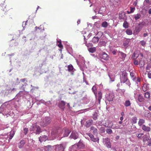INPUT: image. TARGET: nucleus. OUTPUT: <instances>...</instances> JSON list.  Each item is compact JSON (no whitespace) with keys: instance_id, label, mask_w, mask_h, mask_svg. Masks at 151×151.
Listing matches in <instances>:
<instances>
[{"instance_id":"obj_1","label":"nucleus","mask_w":151,"mask_h":151,"mask_svg":"<svg viewBox=\"0 0 151 151\" xmlns=\"http://www.w3.org/2000/svg\"><path fill=\"white\" fill-rule=\"evenodd\" d=\"M27 93L23 91H20L16 95L15 99L16 101L19 102V101H22V100L25 101V100H28L30 97V95L28 93L27 91Z\"/></svg>"},{"instance_id":"obj_2","label":"nucleus","mask_w":151,"mask_h":151,"mask_svg":"<svg viewBox=\"0 0 151 151\" xmlns=\"http://www.w3.org/2000/svg\"><path fill=\"white\" fill-rule=\"evenodd\" d=\"M120 83L121 84L125 83L129 87L131 83L127 78V74L126 72H123L120 76Z\"/></svg>"},{"instance_id":"obj_3","label":"nucleus","mask_w":151,"mask_h":151,"mask_svg":"<svg viewBox=\"0 0 151 151\" xmlns=\"http://www.w3.org/2000/svg\"><path fill=\"white\" fill-rule=\"evenodd\" d=\"M15 134L14 131L12 130L10 132L9 135V137L8 138H6V137H4L3 135H0L1 136V138L0 139V143H1V145H3L5 142H9V140L11 139L14 136Z\"/></svg>"},{"instance_id":"obj_4","label":"nucleus","mask_w":151,"mask_h":151,"mask_svg":"<svg viewBox=\"0 0 151 151\" xmlns=\"http://www.w3.org/2000/svg\"><path fill=\"white\" fill-rule=\"evenodd\" d=\"M130 76L133 81L135 82L137 86L139 85V83L141 81V79L139 77H136L135 74L132 71L130 72Z\"/></svg>"},{"instance_id":"obj_5","label":"nucleus","mask_w":151,"mask_h":151,"mask_svg":"<svg viewBox=\"0 0 151 151\" xmlns=\"http://www.w3.org/2000/svg\"><path fill=\"white\" fill-rule=\"evenodd\" d=\"M16 91V88H11L10 87H7L5 90L1 91V92L4 95H7L9 93H13Z\"/></svg>"},{"instance_id":"obj_6","label":"nucleus","mask_w":151,"mask_h":151,"mask_svg":"<svg viewBox=\"0 0 151 151\" xmlns=\"http://www.w3.org/2000/svg\"><path fill=\"white\" fill-rule=\"evenodd\" d=\"M31 131H33L36 134H39L41 132V129L40 127L36 125V124H32L30 129Z\"/></svg>"},{"instance_id":"obj_7","label":"nucleus","mask_w":151,"mask_h":151,"mask_svg":"<svg viewBox=\"0 0 151 151\" xmlns=\"http://www.w3.org/2000/svg\"><path fill=\"white\" fill-rule=\"evenodd\" d=\"M62 129L58 127H54L52 130L51 134L53 137L55 136L57 134H59L61 133Z\"/></svg>"},{"instance_id":"obj_8","label":"nucleus","mask_w":151,"mask_h":151,"mask_svg":"<svg viewBox=\"0 0 151 151\" xmlns=\"http://www.w3.org/2000/svg\"><path fill=\"white\" fill-rule=\"evenodd\" d=\"M51 122V119L50 118L48 117H45L43 121L41 122L40 125L42 127H45L49 124Z\"/></svg>"},{"instance_id":"obj_9","label":"nucleus","mask_w":151,"mask_h":151,"mask_svg":"<svg viewBox=\"0 0 151 151\" xmlns=\"http://www.w3.org/2000/svg\"><path fill=\"white\" fill-rule=\"evenodd\" d=\"M144 24L143 22L139 23L138 24V26L135 27L134 32L137 33H139L142 29Z\"/></svg>"},{"instance_id":"obj_10","label":"nucleus","mask_w":151,"mask_h":151,"mask_svg":"<svg viewBox=\"0 0 151 151\" xmlns=\"http://www.w3.org/2000/svg\"><path fill=\"white\" fill-rule=\"evenodd\" d=\"M79 137L78 134V132L75 131H73L70 136V137L74 139H77Z\"/></svg>"},{"instance_id":"obj_11","label":"nucleus","mask_w":151,"mask_h":151,"mask_svg":"<svg viewBox=\"0 0 151 151\" xmlns=\"http://www.w3.org/2000/svg\"><path fill=\"white\" fill-rule=\"evenodd\" d=\"M113 123L109 120H107L105 122L103 123V125L106 127L111 128L113 125Z\"/></svg>"},{"instance_id":"obj_12","label":"nucleus","mask_w":151,"mask_h":151,"mask_svg":"<svg viewBox=\"0 0 151 151\" xmlns=\"http://www.w3.org/2000/svg\"><path fill=\"white\" fill-rule=\"evenodd\" d=\"M100 57L101 58L105 60H107L109 59L108 55L104 52H103L100 54Z\"/></svg>"},{"instance_id":"obj_13","label":"nucleus","mask_w":151,"mask_h":151,"mask_svg":"<svg viewBox=\"0 0 151 151\" xmlns=\"http://www.w3.org/2000/svg\"><path fill=\"white\" fill-rule=\"evenodd\" d=\"M51 147L50 145H48L45 147L43 148H42L41 149L38 148L37 150V151H51Z\"/></svg>"},{"instance_id":"obj_14","label":"nucleus","mask_w":151,"mask_h":151,"mask_svg":"<svg viewBox=\"0 0 151 151\" xmlns=\"http://www.w3.org/2000/svg\"><path fill=\"white\" fill-rule=\"evenodd\" d=\"M88 136L90 137L91 141L94 142H97L98 143L99 142V139L98 137H95L91 133H89Z\"/></svg>"},{"instance_id":"obj_15","label":"nucleus","mask_w":151,"mask_h":151,"mask_svg":"<svg viewBox=\"0 0 151 151\" xmlns=\"http://www.w3.org/2000/svg\"><path fill=\"white\" fill-rule=\"evenodd\" d=\"M9 106V105H8L6 102L3 104L0 107V113L1 111H4V110H6V108H8Z\"/></svg>"},{"instance_id":"obj_16","label":"nucleus","mask_w":151,"mask_h":151,"mask_svg":"<svg viewBox=\"0 0 151 151\" xmlns=\"http://www.w3.org/2000/svg\"><path fill=\"white\" fill-rule=\"evenodd\" d=\"M137 96L136 98V99H135L137 103H138L139 102H141L143 101L144 99L143 98V96L141 94H138L137 95Z\"/></svg>"},{"instance_id":"obj_17","label":"nucleus","mask_w":151,"mask_h":151,"mask_svg":"<svg viewBox=\"0 0 151 151\" xmlns=\"http://www.w3.org/2000/svg\"><path fill=\"white\" fill-rule=\"evenodd\" d=\"M106 98L108 101H112L113 100V98H114V96L112 93H110L109 95H107L106 96Z\"/></svg>"},{"instance_id":"obj_18","label":"nucleus","mask_w":151,"mask_h":151,"mask_svg":"<svg viewBox=\"0 0 151 151\" xmlns=\"http://www.w3.org/2000/svg\"><path fill=\"white\" fill-rule=\"evenodd\" d=\"M65 104L66 103L65 102L63 101H61L59 103L58 106L60 108L63 110H64Z\"/></svg>"},{"instance_id":"obj_19","label":"nucleus","mask_w":151,"mask_h":151,"mask_svg":"<svg viewBox=\"0 0 151 151\" xmlns=\"http://www.w3.org/2000/svg\"><path fill=\"white\" fill-rule=\"evenodd\" d=\"M48 137L47 136L45 135H42L39 137V141L40 142H42L43 141H46Z\"/></svg>"},{"instance_id":"obj_20","label":"nucleus","mask_w":151,"mask_h":151,"mask_svg":"<svg viewBox=\"0 0 151 151\" xmlns=\"http://www.w3.org/2000/svg\"><path fill=\"white\" fill-rule=\"evenodd\" d=\"M119 17L120 19H122L125 20L126 19L125 13L124 12H120L119 15Z\"/></svg>"},{"instance_id":"obj_21","label":"nucleus","mask_w":151,"mask_h":151,"mask_svg":"<svg viewBox=\"0 0 151 151\" xmlns=\"http://www.w3.org/2000/svg\"><path fill=\"white\" fill-rule=\"evenodd\" d=\"M12 81L14 85H18L20 83V82L19 81V80L18 78H14L12 79Z\"/></svg>"},{"instance_id":"obj_22","label":"nucleus","mask_w":151,"mask_h":151,"mask_svg":"<svg viewBox=\"0 0 151 151\" xmlns=\"http://www.w3.org/2000/svg\"><path fill=\"white\" fill-rule=\"evenodd\" d=\"M64 133L63 134L64 137L68 136L70 133L71 132L70 130L67 128H65L64 129Z\"/></svg>"},{"instance_id":"obj_23","label":"nucleus","mask_w":151,"mask_h":151,"mask_svg":"<svg viewBox=\"0 0 151 151\" xmlns=\"http://www.w3.org/2000/svg\"><path fill=\"white\" fill-rule=\"evenodd\" d=\"M149 85L147 83H144L142 87V89L144 91H146L149 89Z\"/></svg>"},{"instance_id":"obj_24","label":"nucleus","mask_w":151,"mask_h":151,"mask_svg":"<svg viewBox=\"0 0 151 151\" xmlns=\"http://www.w3.org/2000/svg\"><path fill=\"white\" fill-rule=\"evenodd\" d=\"M93 123V121L92 119L89 120L86 122V126L87 127H90Z\"/></svg>"},{"instance_id":"obj_25","label":"nucleus","mask_w":151,"mask_h":151,"mask_svg":"<svg viewBox=\"0 0 151 151\" xmlns=\"http://www.w3.org/2000/svg\"><path fill=\"white\" fill-rule=\"evenodd\" d=\"M25 142L24 140H22L18 144V147L19 148H22L24 146Z\"/></svg>"},{"instance_id":"obj_26","label":"nucleus","mask_w":151,"mask_h":151,"mask_svg":"<svg viewBox=\"0 0 151 151\" xmlns=\"http://www.w3.org/2000/svg\"><path fill=\"white\" fill-rule=\"evenodd\" d=\"M76 145H77L78 148L79 149L83 148L84 146V145L82 141H81V140L78 142Z\"/></svg>"},{"instance_id":"obj_27","label":"nucleus","mask_w":151,"mask_h":151,"mask_svg":"<svg viewBox=\"0 0 151 151\" xmlns=\"http://www.w3.org/2000/svg\"><path fill=\"white\" fill-rule=\"evenodd\" d=\"M99 37H97L96 36H94L92 39V42L95 44L97 43L98 42V41L99 40Z\"/></svg>"},{"instance_id":"obj_28","label":"nucleus","mask_w":151,"mask_h":151,"mask_svg":"<svg viewBox=\"0 0 151 151\" xmlns=\"http://www.w3.org/2000/svg\"><path fill=\"white\" fill-rule=\"evenodd\" d=\"M142 129L145 131L149 132L150 130V128L148 126H146L144 125L142 126Z\"/></svg>"},{"instance_id":"obj_29","label":"nucleus","mask_w":151,"mask_h":151,"mask_svg":"<svg viewBox=\"0 0 151 151\" xmlns=\"http://www.w3.org/2000/svg\"><path fill=\"white\" fill-rule=\"evenodd\" d=\"M78 149L77 145L75 144L71 146L70 148V150L71 151H77V150Z\"/></svg>"},{"instance_id":"obj_30","label":"nucleus","mask_w":151,"mask_h":151,"mask_svg":"<svg viewBox=\"0 0 151 151\" xmlns=\"http://www.w3.org/2000/svg\"><path fill=\"white\" fill-rule=\"evenodd\" d=\"M28 85L26 83H24L20 87V88L21 90H23L24 91H25V88L26 90H27V88L26 87H28Z\"/></svg>"},{"instance_id":"obj_31","label":"nucleus","mask_w":151,"mask_h":151,"mask_svg":"<svg viewBox=\"0 0 151 151\" xmlns=\"http://www.w3.org/2000/svg\"><path fill=\"white\" fill-rule=\"evenodd\" d=\"M109 76L110 79V81L113 82L114 81L115 75L114 74H112L111 73L109 74Z\"/></svg>"},{"instance_id":"obj_32","label":"nucleus","mask_w":151,"mask_h":151,"mask_svg":"<svg viewBox=\"0 0 151 151\" xmlns=\"http://www.w3.org/2000/svg\"><path fill=\"white\" fill-rule=\"evenodd\" d=\"M119 54V55H120L122 57V60H124L125 58L126 57V54L123 52L120 51H118Z\"/></svg>"},{"instance_id":"obj_33","label":"nucleus","mask_w":151,"mask_h":151,"mask_svg":"<svg viewBox=\"0 0 151 151\" xmlns=\"http://www.w3.org/2000/svg\"><path fill=\"white\" fill-rule=\"evenodd\" d=\"M138 56L139 54H137V52L135 51L133 54L132 58L133 59H136Z\"/></svg>"},{"instance_id":"obj_34","label":"nucleus","mask_w":151,"mask_h":151,"mask_svg":"<svg viewBox=\"0 0 151 151\" xmlns=\"http://www.w3.org/2000/svg\"><path fill=\"white\" fill-rule=\"evenodd\" d=\"M130 41V40L129 39H127L123 43L124 46L125 47H127L129 45Z\"/></svg>"},{"instance_id":"obj_35","label":"nucleus","mask_w":151,"mask_h":151,"mask_svg":"<svg viewBox=\"0 0 151 151\" xmlns=\"http://www.w3.org/2000/svg\"><path fill=\"white\" fill-rule=\"evenodd\" d=\"M106 42L105 41L103 40H100L98 43V45L100 46H105L106 45Z\"/></svg>"},{"instance_id":"obj_36","label":"nucleus","mask_w":151,"mask_h":151,"mask_svg":"<svg viewBox=\"0 0 151 151\" xmlns=\"http://www.w3.org/2000/svg\"><path fill=\"white\" fill-rule=\"evenodd\" d=\"M91 130L93 131V133L94 134H96L97 133V129L93 127H91Z\"/></svg>"},{"instance_id":"obj_37","label":"nucleus","mask_w":151,"mask_h":151,"mask_svg":"<svg viewBox=\"0 0 151 151\" xmlns=\"http://www.w3.org/2000/svg\"><path fill=\"white\" fill-rule=\"evenodd\" d=\"M95 36H97L96 37H99V39L103 35V33L101 31L97 32V33H96Z\"/></svg>"},{"instance_id":"obj_38","label":"nucleus","mask_w":151,"mask_h":151,"mask_svg":"<svg viewBox=\"0 0 151 151\" xmlns=\"http://www.w3.org/2000/svg\"><path fill=\"white\" fill-rule=\"evenodd\" d=\"M58 149L60 151H64V147L63 144H60L59 145H58Z\"/></svg>"},{"instance_id":"obj_39","label":"nucleus","mask_w":151,"mask_h":151,"mask_svg":"<svg viewBox=\"0 0 151 151\" xmlns=\"http://www.w3.org/2000/svg\"><path fill=\"white\" fill-rule=\"evenodd\" d=\"M88 50L90 52L93 53L96 51V48L95 47L90 48L88 49Z\"/></svg>"},{"instance_id":"obj_40","label":"nucleus","mask_w":151,"mask_h":151,"mask_svg":"<svg viewBox=\"0 0 151 151\" xmlns=\"http://www.w3.org/2000/svg\"><path fill=\"white\" fill-rule=\"evenodd\" d=\"M95 34L96 33L94 31H91V32L88 35L87 37L88 38H89L91 36H94Z\"/></svg>"},{"instance_id":"obj_41","label":"nucleus","mask_w":151,"mask_h":151,"mask_svg":"<svg viewBox=\"0 0 151 151\" xmlns=\"http://www.w3.org/2000/svg\"><path fill=\"white\" fill-rule=\"evenodd\" d=\"M149 136L146 134L143 136V141L144 142L147 141L149 139Z\"/></svg>"},{"instance_id":"obj_42","label":"nucleus","mask_w":151,"mask_h":151,"mask_svg":"<svg viewBox=\"0 0 151 151\" xmlns=\"http://www.w3.org/2000/svg\"><path fill=\"white\" fill-rule=\"evenodd\" d=\"M126 34L129 35H131L132 34V30L130 29H127L126 31Z\"/></svg>"},{"instance_id":"obj_43","label":"nucleus","mask_w":151,"mask_h":151,"mask_svg":"<svg viewBox=\"0 0 151 151\" xmlns=\"http://www.w3.org/2000/svg\"><path fill=\"white\" fill-rule=\"evenodd\" d=\"M102 96L101 93V91H99L98 92V100L99 102H100L101 99L102 98Z\"/></svg>"},{"instance_id":"obj_44","label":"nucleus","mask_w":151,"mask_h":151,"mask_svg":"<svg viewBox=\"0 0 151 151\" xmlns=\"http://www.w3.org/2000/svg\"><path fill=\"white\" fill-rule=\"evenodd\" d=\"M131 105L130 101L129 100H127L125 101L124 105L126 107L130 106Z\"/></svg>"},{"instance_id":"obj_45","label":"nucleus","mask_w":151,"mask_h":151,"mask_svg":"<svg viewBox=\"0 0 151 151\" xmlns=\"http://www.w3.org/2000/svg\"><path fill=\"white\" fill-rule=\"evenodd\" d=\"M108 23L105 21L103 22L101 24L102 26L103 27L105 28L107 27L108 26Z\"/></svg>"},{"instance_id":"obj_46","label":"nucleus","mask_w":151,"mask_h":151,"mask_svg":"<svg viewBox=\"0 0 151 151\" xmlns=\"http://www.w3.org/2000/svg\"><path fill=\"white\" fill-rule=\"evenodd\" d=\"M145 123V120L143 119H139L138 124L139 126H141L143 123Z\"/></svg>"},{"instance_id":"obj_47","label":"nucleus","mask_w":151,"mask_h":151,"mask_svg":"<svg viewBox=\"0 0 151 151\" xmlns=\"http://www.w3.org/2000/svg\"><path fill=\"white\" fill-rule=\"evenodd\" d=\"M111 128L113 129H121V126H119L118 125H114L113 124V125L112 126Z\"/></svg>"},{"instance_id":"obj_48","label":"nucleus","mask_w":151,"mask_h":151,"mask_svg":"<svg viewBox=\"0 0 151 151\" xmlns=\"http://www.w3.org/2000/svg\"><path fill=\"white\" fill-rule=\"evenodd\" d=\"M134 18L135 20H137L139 19L141 17V15L139 14H137L134 15Z\"/></svg>"},{"instance_id":"obj_49","label":"nucleus","mask_w":151,"mask_h":151,"mask_svg":"<svg viewBox=\"0 0 151 151\" xmlns=\"http://www.w3.org/2000/svg\"><path fill=\"white\" fill-rule=\"evenodd\" d=\"M144 60H142V59L141 58L139 60V65H140V67H143L144 65Z\"/></svg>"},{"instance_id":"obj_50","label":"nucleus","mask_w":151,"mask_h":151,"mask_svg":"<svg viewBox=\"0 0 151 151\" xmlns=\"http://www.w3.org/2000/svg\"><path fill=\"white\" fill-rule=\"evenodd\" d=\"M68 70L69 71H72L73 69V66L71 65H68Z\"/></svg>"},{"instance_id":"obj_51","label":"nucleus","mask_w":151,"mask_h":151,"mask_svg":"<svg viewBox=\"0 0 151 151\" xmlns=\"http://www.w3.org/2000/svg\"><path fill=\"white\" fill-rule=\"evenodd\" d=\"M123 27L125 28H127L128 27V23L126 21H124L123 24Z\"/></svg>"},{"instance_id":"obj_52","label":"nucleus","mask_w":151,"mask_h":151,"mask_svg":"<svg viewBox=\"0 0 151 151\" xmlns=\"http://www.w3.org/2000/svg\"><path fill=\"white\" fill-rule=\"evenodd\" d=\"M92 90L95 94L96 95V86H93L92 88Z\"/></svg>"},{"instance_id":"obj_53","label":"nucleus","mask_w":151,"mask_h":151,"mask_svg":"<svg viewBox=\"0 0 151 151\" xmlns=\"http://www.w3.org/2000/svg\"><path fill=\"white\" fill-rule=\"evenodd\" d=\"M132 122L134 124H135L137 122V118L136 117H133L132 118Z\"/></svg>"},{"instance_id":"obj_54","label":"nucleus","mask_w":151,"mask_h":151,"mask_svg":"<svg viewBox=\"0 0 151 151\" xmlns=\"http://www.w3.org/2000/svg\"><path fill=\"white\" fill-rule=\"evenodd\" d=\"M107 133L109 134H111L112 133V131L110 129H107L106 130Z\"/></svg>"},{"instance_id":"obj_55","label":"nucleus","mask_w":151,"mask_h":151,"mask_svg":"<svg viewBox=\"0 0 151 151\" xmlns=\"http://www.w3.org/2000/svg\"><path fill=\"white\" fill-rule=\"evenodd\" d=\"M105 128L103 127H101L100 129V131L101 133H104L105 132Z\"/></svg>"},{"instance_id":"obj_56","label":"nucleus","mask_w":151,"mask_h":151,"mask_svg":"<svg viewBox=\"0 0 151 151\" xmlns=\"http://www.w3.org/2000/svg\"><path fill=\"white\" fill-rule=\"evenodd\" d=\"M150 93L149 92H146L145 93V96L147 98L150 97Z\"/></svg>"},{"instance_id":"obj_57","label":"nucleus","mask_w":151,"mask_h":151,"mask_svg":"<svg viewBox=\"0 0 151 151\" xmlns=\"http://www.w3.org/2000/svg\"><path fill=\"white\" fill-rule=\"evenodd\" d=\"M140 43L141 45L142 46H144L146 44V42L144 41V40H142L140 41Z\"/></svg>"},{"instance_id":"obj_58","label":"nucleus","mask_w":151,"mask_h":151,"mask_svg":"<svg viewBox=\"0 0 151 151\" xmlns=\"http://www.w3.org/2000/svg\"><path fill=\"white\" fill-rule=\"evenodd\" d=\"M143 134H137V136L139 138L142 139L143 138Z\"/></svg>"},{"instance_id":"obj_59","label":"nucleus","mask_w":151,"mask_h":151,"mask_svg":"<svg viewBox=\"0 0 151 151\" xmlns=\"http://www.w3.org/2000/svg\"><path fill=\"white\" fill-rule=\"evenodd\" d=\"M94 12L97 14V13L98 14H102V12H101L102 10H94Z\"/></svg>"},{"instance_id":"obj_60","label":"nucleus","mask_w":151,"mask_h":151,"mask_svg":"<svg viewBox=\"0 0 151 151\" xmlns=\"http://www.w3.org/2000/svg\"><path fill=\"white\" fill-rule=\"evenodd\" d=\"M79 56H80V60L81 61L82 63H83V64H84L85 62V60H84L83 58L82 57H81L80 55Z\"/></svg>"},{"instance_id":"obj_61","label":"nucleus","mask_w":151,"mask_h":151,"mask_svg":"<svg viewBox=\"0 0 151 151\" xmlns=\"http://www.w3.org/2000/svg\"><path fill=\"white\" fill-rule=\"evenodd\" d=\"M28 22V21H27L26 22H23L22 26L23 27V28H25V26L27 25V22Z\"/></svg>"},{"instance_id":"obj_62","label":"nucleus","mask_w":151,"mask_h":151,"mask_svg":"<svg viewBox=\"0 0 151 151\" xmlns=\"http://www.w3.org/2000/svg\"><path fill=\"white\" fill-rule=\"evenodd\" d=\"M151 68V64H148L146 67V69L147 70H150V68Z\"/></svg>"},{"instance_id":"obj_63","label":"nucleus","mask_w":151,"mask_h":151,"mask_svg":"<svg viewBox=\"0 0 151 151\" xmlns=\"http://www.w3.org/2000/svg\"><path fill=\"white\" fill-rule=\"evenodd\" d=\"M148 145L149 146H151V138L149 139L147 141Z\"/></svg>"},{"instance_id":"obj_64","label":"nucleus","mask_w":151,"mask_h":151,"mask_svg":"<svg viewBox=\"0 0 151 151\" xmlns=\"http://www.w3.org/2000/svg\"><path fill=\"white\" fill-rule=\"evenodd\" d=\"M133 63L135 65H137L139 64L138 60L135 59L134 60Z\"/></svg>"}]
</instances>
